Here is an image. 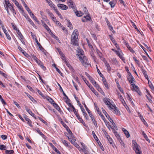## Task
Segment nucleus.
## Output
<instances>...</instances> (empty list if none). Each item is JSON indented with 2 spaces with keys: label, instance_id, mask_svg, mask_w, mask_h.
<instances>
[{
  "label": "nucleus",
  "instance_id": "obj_30",
  "mask_svg": "<svg viewBox=\"0 0 154 154\" xmlns=\"http://www.w3.org/2000/svg\"><path fill=\"white\" fill-rule=\"evenodd\" d=\"M112 129L113 132L115 133V135L116 136V137L118 139H119L120 137L119 134L117 132H116V131H115V130L113 129V128H112Z\"/></svg>",
  "mask_w": 154,
  "mask_h": 154
},
{
  "label": "nucleus",
  "instance_id": "obj_26",
  "mask_svg": "<svg viewBox=\"0 0 154 154\" xmlns=\"http://www.w3.org/2000/svg\"><path fill=\"white\" fill-rule=\"evenodd\" d=\"M105 65L106 66L107 70L109 71H110L111 68L109 64L107 62H106L105 63Z\"/></svg>",
  "mask_w": 154,
  "mask_h": 154
},
{
  "label": "nucleus",
  "instance_id": "obj_55",
  "mask_svg": "<svg viewBox=\"0 0 154 154\" xmlns=\"http://www.w3.org/2000/svg\"><path fill=\"white\" fill-rule=\"evenodd\" d=\"M87 43L88 45V46L89 48H93V46L91 45L89 41L88 40V39H87Z\"/></svg>",
  "mask_w": 154,
  "mask_h": 154
},
{
  "label": "nucleus",
  "instance_id": "obj_16",
  "mask_svg": "<svg viewBox=\"0 0 154 154\" xmlns=\"http://www.w3.org/2000/svg\"><path fill=\"white\" fill-rule=\"evenodd\" d=\"M117 2L116 0H112L110 2L109 4L111 6L112 8H113Z\"/></svg>",
  "mask_w": 154,
  "mask_h": 154
},
{
  "label": "nucleus",
  "instance_id": "obj_8",
  "mask_svg": "<svg viewBox=\"0 0 154 154\" xmlns=\"http://www.w3.org/2000/svg\"><path fill=\"white\" fill-rule=\"evenodd\" d=\"M114 107L112 109H110L112 110L114 114L118 116H120V111L115 105H114Z\"/></svg>",
  "mask_w": 154,
  "mask_h": 154
},
{
  "label": "nucleus",
  "instance_id": "obj_25",
  "mask_svg": "<svg viewBox=\"0 0 154 154\" xmlns=\"http://www.w3.org/2000/svg\"><path fill=\"white\" fill-rule=\"evenodd\" d=\"M27 20L32 25L33 27H35V25L34 24V23L33 21L31 20V19L29 17H27Z\"/></svg>",
  "mask_w": 154,
  "mask_h": 154
},
{
  "label": "nucleus",
  "instance_id": "obj_33",
  "mask_svg": "<svg viewBox=\"0 0 154 154\" xmlns=\"http://www.w3.org/2000/svg\"><path fill=\"white\" fill-rule=\"evenodd\" d=\"M6 149V147L5 146L3 145H0V150H5Z\"/></svg>",
  "mask_w": 154,
  "mask_h": 154
},
{
  "label": "nucleus",
  "instance_id": "obj_52",
  "mask_svg": "<svg viewBox=\"0 0 154 154\" xmlns=\"http://www.w3.org/2000/svg\"><path fill=\"white\" fill-rule=\"evenodd\" d=\"M36 63L40 66L42 64V63L38 59L35 61Z\"/></svg>",
  "mask_w": 154,
  "mask_h": 154
},
{
  "label": "nucleus",
  "instance_id": "obj_29",
  "mask_svg": "<svg viewBox=\"0 0 154 154\" xmlns=\"http://www.w3.org/2000/svg\"><path fill=\"white\" fill-rule=\"evenodd\" d=\"M87 149V147H86V148L85 147L82 148V151L85 154H89L88 152V151Z\"/></svg>",
  "mask_w": 154,
  "mask_h": 154
},
{
  "label": "nucleus",
  "instance_id": "obj_57",
  "mask_svg": "<svg viewBox=\"0 0 154 154\" xmlns=\"http://www.w3.org/2000/svg\"><path fill=\"white\" fill-rule=\"evenodd\" d=\"M27 96L32 101H33L34 99L30 95L28 94H27Z\"/></svg>",
  "mask_w": 154,
  "mask_h": 154
},
{
  "label": "nucleus",
  "instance_id": "obj_46",
  "mask_svg": "<svg viewBox=\"0 0 154 154\" xmlns=\"http://www.w3.org/2000/svg\"><path fill=\"white\" fill-rule=\"evenodd\" d=\"M83 11H84V13L85 14H89V13L88 12V10L86 7H84L83 8Z\"/></svg>",
  "mask_w": 154,
  "mask_h": 154
},
{
  "label": "nucleus",
  "instance_id": "obj_61",
  "mask_svg": "<svg viewBox=\"0 0 154 154\" xmlns=\"http://www.w3.org/2000/svg\"><path fill=\"white\" fill-rule=\"evenodd\" d=\"M61 58L64 62L65 63L66 61H67L64 55L61 57Z\"/></svg>",
  "mask_w": 154,
  "mask_h": 154
},
{
  "label": "nucleus",
  "instance_id": "obj_4",
  "mask_svg": "<svg viewBox=\"0 0 154 154\" xmlns=\"http://www.w3.org/2000/svg\"><path fill=\"white\" fill-rule=\"evenodd\" d=\"M103 101L105 104L108 106L109 109H112L114 107V105L112 104L113 103V101L107 97H105L103 98Z\"/></svg>",
  "mask_w": 154,
  "mask_h": 154
},
{
  "label": "nucleus",
  "instance_id": "obj_28",
  "mask_svg": "<svg viewBox=\"0 0 154 154\" xmlns=\"http://www.w3.org/2000/svg\"><path fill=\"white\" fill-rule=\"evenodd\" d=\"M53 66H54L56 69L57 71L61 75V76L62 75V73L56 66V64H53Z\"/></svg>",
  "mask_w": 154,
  "mask_h": 154
},
{
  "label": "nucleus",
  "instance_id": "obj_39",
  "mask_svg": "<svg viewBox=\"0 0 154 154\" xmlns=\"http://www.w3.org/2000/svg\"><path fill=\"white\" fill-rule=\"evenodd\" d=\"M90 80L91 82L92 83V84L94 85H96V82L91 77L89 79Z\"/></svg>",
  "mask_w": 154,
  "mask_h": 154
},
{
  "label": "nucleus",
  "instance_id": "obj_22",
  "mask_svg": "<svg viewBox=\"0 0 154 154\" xmlns=\"http://www.w3.org/2000/svg\"><path fill=\"white\" fill-rule=\"evenodd\" d=\"M68 5L73 9L74 12L76 11V7L75 6V5H73V2H70V4Z\"/></svg>",
  "mask_w": 154,
  "mask_h": 154
},
{
  "label": "nucleus",
  "instance_id": "obj_23",
  "mask_svg": "<svg viewBox=\"0 0 154 154\" xmlns=\"http://www.w3.org/2000/svg\"><path fill=\"white\" fill-rule=\"evenodd\" d=\"M62 124H63V126L65 128H68V129L69 130V134H72V133L71 131V130H70L68 126L66 125L63 122H62Z\"/></svg>",
  "mask_w": 154,
  "mask_h": 154
},
{
  "label": "nucleus",
  "instance_id": "obj_34",
  "mask_svg": "<svg viewBox=\"0 0 154 154\" xmlns=\"http://www.w3.org/2000/svg\"><path fill=\"white\" fill-rule=\"evenodd\" d=\"M74 146L76 148L78 149L79 151L80 152L82 151V148H81L78 144L75 143L74 144Z\"/></svg>",
  "mask_w": 154,
  "mask_h": 154
},
{
  "label": "nucleus",
  "instance_id": "obj_59",
  "mask_svg": "<svg viewBox=\"0 0 154 154\" xmlns=\"http://www.w3.org/2000/svg\"><path fill=\"white\" fill-rule=\"evenodd\" d=\"M1 137L3 140H5L7 138V137L6 135H1Z\"/></svg>",
  "mask_w": 154,
  "mask_h": 154
},
{
  "label": "nucleus",
  "instance_id": "obj_2",
  "mask_svg": "<svg viewBox=\"0 0 154 154\" xmlns=\"http://www.w3.org/2000/svg\"><path fill=\"white\" fill-rule=\"evenodd\" d=\"M79 32L77 29L75 30L71 35V42L73 45H76L78 44Z\"/></svg>",
  "mask_w": 154,
  "mask_h": 154
},
{
  "label": "nucleus",
  "instance_id": "obj_9",
  "mask_svg": "<svg viewBox=\"0 0 154 154\" xmlns=\"http://www.w3.org/2000/svg\"><path fill=\"white\" fill-rule=\"evenodd\" d=\"M77 51L79 58H82V57H84V53L82 50L78 48Z\"/></svg>",
  "mask_w": 154,
  "mask_h": 154
},
{
  "label": "nucleus",
  "instance_id": "obj_31",
  "mask_svg": "<svg viewBox=\"0 0 154 154\" xmlns=\"http://www.w3.org/2000/svg\"><path fill=\"white\" fill-rule=\"evenodd\" d=\"M48 4H49V5H50V6L51 8H52L54 10L56 8L55 7V5H54V4H53V3L51 1L49 2Z\"/></svg>",
  "mask_w": 154,
  "mask_h": 154
},
{
  "label": "nucleus",
  "instance_id": "obj_63",
  "mask_svg": "<svg viewBox=\"0 0 154 154\" xmlns=\"http://www.w3.org/2000/svg\"><path fill=\"white\" fill-rule=\"evenodd\" d=\"M0 100L3 104L6 105H7L5 101L4 100L3 98H1Z\"/></svg>",
  "mask_w": 154,
  "mask_h": 154
},
{
  "label": "nucleus",
  "instance_id": "obj_42",
  "mask_svg": "<svg viewBox=\"0 0 154 154\" xmlns=\"http://www.w3.org/2000/svg\"><path fill=\"white\" fill-rule=\"evenodd\" d=\"M134 89L137 92L139 95H141V93L140 91L139 90V88L138 87H136V88H135Z\"/></svg>",
  "mask_w": 154,
  "mask_h": 154
},
{
  "label": "nucleus",
  "instance_id": "obj_5",
  "mask_svg": "<svg viewBox=\"0 0 154 154\" xmlns=\"http://www.w3.org/2000/svg\"><path fill=\"white\" fill-rule=\"evenodd\" d=\"M79 60L83 65L85 66H86V65H88L90 64L87 58L85 57V56L82 58H80Z\"/></svg>",
  "mask_w": 154,
  "mask_h": 154
},
{
  "label": "nucleus",
  "instance_id": "obj_21",
  "mask_svg": "<svg viewBox=\"0 0 154 154\" xmlns=\"http://www.w3.org/2000/svg\"><path fill=\"white\" fill-rule=\"evenodd\" d=\"M42 25L45 28V29L48 31L49 32V31H51V30L49 28L48 26L47 25V24L44 23L43 21L42 22Z\"/></svg>",
  "mask_w": 154,
  "mask_h": 154
},
{
  "label": "nucleus",
  "instance_id": "obj_12",
  "mask_svg": "<svg viewBox=\"0 0 154 154\" xmlns=\"http://www.w3.org/2000/svg\"><path fill=\"white\" fill-rule=\"evenodd\" d=\"M61 141L63 143L65 146L66 147H68L69 148L72 149V147L71 145H70V143H68V142L66 140L62 139Z\"/></svg>",
  "mask_w": 154,
  "mask_h": 154
},
{
  "label": "nucleus",
  "instance_id": "obj_35",
  "mask_svg": "<svg viewBox=\"0 0 154 154\" xmlns=\"http://www.w3.org/2000/svg\"><path fill=\"white\" fill-rule=\"evenodd\" d=\"M17 33L18 34L19 36H20V37L22 40H23V36L22 35L21 32L19 30H17Z\"/></svg>",
  "mask_w": 154,
  "mask_h": 154
},
{
  "label": "nucleus",
  "instance_id": "obj_49",
  "mask_svg": "<svg viewBox=\"0 0 154 154\" xmlns=\"http://www.w3.org/2000/svg\"><path fill=\"white\" fill-rule=\"evenodd\" d=\"M18 48L23 54L26 53V52L20 46H18Z\"/></svg>",
  "mask_w": 154,
  "mask_h": 154
},
{
  "label": "nucleus",
  "instance_id": "obj_6",
  "mask_svg": "<svg viewBox=\"0 0 154 154\" xmlns=\"http://www.w3.org/2000/svg\"><path fill=\"white\" fill-rule=\"evenodd\" d=\"M85 83L89 88L96 95H98V93L97 91L94 89L93 86L89 83V82L88 81H86L85 82Z\"/></svg>",
  "mask_w": 154,
  "mask_h": 154
},
{
  "label": "nucleus",
  "instance_id": "obj_37",
  "mask_svg": "<svg viewBox=\"0 0 154 154\" xmlns=\"http://www.w3.org/2000/svg\"><path fill=\"white\" fill-rule=\"evenodd\" d=\"M141 70L144 75H147L146 71L144 69V68L143 66H142L141 67Z\"/></svg>",
  "mask_w": 154,
  "mask_h": 154
},
{
  "label": "nucleus",
  "instance_id": "obj_18",
  "mask_svg": "<svg viewBox=\"0 0 154 154\" xmlns=\"http://www.w3.org/2000/svg\"><path fill=\"white\" fill-rule=\"evenodd\" d=\"M37 132L45 140L47 138L46 136L43 134L40 131L39 129L36 130Z\"/></svg>",
  "mask_w": 154,
  "mask_h": 154
},
{
  "label": "nucleus",
  "instance_id": "obj_47",
  "mask_svg": "<svg viewBox=\"0 0 154 154\" xmlns=\"http://www.w3.org/2000/svg\"><path fill=\"white\" fill-rule=\"evenodd\" d=\"M27 112L32 116L34 117L35 116V114L32 112L30 109H29Z\"/></svg>",
  "mask_w": 154,
  "mask_h": 154
},
{
  "label": "nucleus",
  "instance_id": "obj_17",
  "mask_svg": "<svg viewBox=\"0 0 154 154\" xmlns=\"http://www.w3.org/2000/svg\"><path fill=\"white\" fill-rule=\"evenodd\" d=\"M53 106L55 107V108L60 113L61 112H62L61 111V110L60 109V107L58 105L55 103H53Z\"/></svg>",
  "mask_w": 154,
  "mask_h": 154
},
{
  "label": "nucleus",
  "instance_id": "obj_41",
  "mask_svg": "<svg viewBox=\"0 0 154 154\" xmlns=\"http://www.w3.org/2000/svg\"><path fill=\"white\" fill-rule=\"evenodd\" d=\"M105 116L110 122H113V120L110 117V116L108 114H107Z\"/></svg>",
  "mask_w": 154,
  "mask_h": 154
},
{
  "label": "nucleus",
  "instance_id": "obj_3",
  "mask_svg": "<svg viewBox=\"0 0 154 154\" xmlns=\"http://www.w3.org/2000/svg\"><path fill=\"white\" fill-rule=\"evenodd\" d=\"M132 143L133 146V149L135 151L136 154H141L142 151L140 146L134 141H132Z\"/></svg>",
  "mask_w": 154,
  "mask_h": 154
},
{
  "label": "nucleus",
  "instance_id": "obj_43",
  "mask_svg": "<svg viewBox=\"0 0 154 154\" xmlns=\"http://www.w3.org/2000/svg\"><path fill=\"white\" fill-rule=\"evenodd\" d=\"M66 64V66L69 68V69H72V67L71 66V65L69 64V62L67 61H66L65 63Z\"/></svg>",
  "mask_w": 154,
  "mask_h": 154
},
{
  "label": "nucleus",
  "instance_id": "obj_11",
  "mask_svg": "<svg viewBox=\"0 0 154 154\" xmlns=\"http://www.w3.org/2000/svg\"><path fill=\"white\" fill-rule=\"evenodd\" d=\"M57 7L63 10H66L68 9V7L64 5L59 4L57 5Z\"/></svg>",
  "mask_w": 154,
  "mask_h": 154
},
{
  "label": "nucleus",
  "instance_id": "obj_40",
  "mask_svg": "<svg viewBox=\"0 0 154 154\" xmlns=\"http://www.w3.org/2000/svg\"><path fill=\"white\" fill-rule=\"evenodd\" d=\"M150 85L149 86V87L151 89L152 92L154 93V87L151 82H150Z\"/></svg>",
  "mask_w": 154,
  "mask_h": 154
},
{
  "label": "nucleus",
  "instance_id": "obj_64",
  "mask_svg": "<svg viewBox=\"0 0 154 154\" xmlns=\"http://www.w3.org/2000/svg\"><path fill=\"white\" fill-rule=\"evenodd\" d=\"M27 87L28 88L30 91H32V92H34V90H33V89H32V88L30 86H29V85H27Z\"/></svg>",
  "mask_w": 154,
  "mask_h": 154
},
{
  "label": "nucleus",
  "instance_id": "obj_44",
  "mask_svg": "<svg viewBox=\"0 0 154 154\" xmlns=\"http://www.w3.org/2000/svg\"><path fill=\"white\" fill-rule=\"evenodd\" d=\"M48 100L51 103L53 104V103H54V100L52 98L49 97H48Z\"/></svg>",
  "mask_w": 154,
  "mask_h": 154
},
{
  "label": "nucleus",
  "instance_id": "obj_10",
  "mask_svg": "<svg viewBox=\"0 0 154 154\" xmlns=\"http://www.w3.org/2000/svg\"><path fill=\"white\" fill-rule=\"evenodd\" d=\"M86 15V16H84L82 19V21L83 22H87L91 19V18L90 16H89V14Z\"/></svg>",
  "mask_w": 154,
  "mask_h": 154
},
{
  "label": "nucleus",
  "instance_id": "obj_48",
  "mask_svg": "<svg viewBox=\"0 0 154 154\" xmlns=\"http://www.w3.org/2000/svg\"><path fill=\"white\" fill-rule=\"evenodd\" d=\"M30 16L36 22H38L37 18L34 16L33 13H32Z\"/></svg>",
  "mask_w": 154,
  "mask_h": 154
},
{
  "label": "nucleus",
  "instance_id": "obj_38",
  "mask_svg": "<svg viewBox=\"0 0 154 154\" xmlns=\"http://www.w3.org/2000/svg\"><path fill=\"white\" fill-rule=\"evenodd\" d=\"M140 119L141 120V121L144 123V125H146V124H147V123H146V121H145V119H144V118L141 115H140Z\"/></svg>",
  "mask_w": 154,
  "mask_h": 154
},
{
  "label": "nucleus",
  "instance_id": "obj_50",
  "mask_svg": "<svg viewBox=\"0 0 154 154\" xmlns=\"http://www.w3.org/2000/svg\"><path fill=\"white\" fill-rule=\"evenodd\" d=\"M36 90L37 91V92L39 95H40L43 97H44V96L43 94H42V92L40 90H39L37 88L36 89Z\"/></svg>",
  "mask_w": 154,
  "mask_h": 154
},
{
  "label": "nucleus",
  "instance_id": "obj_45",
  "mask_svg": "<svg viewBox=\"0 0 154 154\" xmlns=\"http://www.w3.org/2000/svg\"><path fill=\"white\" fill-rule=\"evenodd\" d=\"M92 134L93 135V136L95 139V140H97L98 139V138L97 137V136L96 135L94 132V131H92Z\"/></svg>",
  "mask_w": 154,
  "mask_h": 154
},
{
  "label": "nucleus",
  "instance_id": "obj_62",
  "mask_svg": "<svg viewBox=\"0 0 154 154\" xmlns=\"http://www.w3.org/2000/svg\"><path fill=\"white\" fill-rule=\"evenodd\" d=\"M119 98L122 102H123L125 101L122 96L121 95H120V97H119Z\"/></svg>",
  "mask_w": 154,
  "mask_h": 154
},
{
  "label": "nucleus",
  "instance_id": "obj_58",
  "mask_svg": "<svg viewBox=\"0 0 154 154\" xmlns=\"http://www.w3.org/2000/svg\"><path fill=\"white\" fill-rule=\"evenodd\" d=\"M39 120L40 121H42L46 125H47V123L45 120H44L42 119L41 118H40V117L39 118Z\"/></svg>",
  "mask_w": 154,
  "mask_h": 154
},
{
  "label": "nucleus",
  "instance_id": "obj_24",
  "mask_svg": "<svg viewBox=\"0 0 154 154\" xmlns=\"http://www.w3.org/2000/svg\"><path fill=\"white\" fill-rule=\"evenodd\" d=\"M5 34L6 35L7 38L9 41L11 40V38L10 36V35L8 34V32L7 30H5V31H3Z\"/></svg>",
  "mask_w": 154,
  "mask_h": 154
},
{
  "label": "nucleus",
  "instance_id": "obj_13",
  "mask_svg": "<svg viewBox=\"0 0 154 154\" xmlns=\"http://www.w3.org/2000/svg\"><path fill=\"white\" fill-rule=\"evenodd\" d=\"M128 80L130 83H133L134 79L131 73H129L128 76L127 77Z\"/></svg>",
  "mask_w": 154,
  "mask_h": 154
},
{
  "label": "nucleus",
  "instance_id": "obj_32",
  "mask_svg": "<svg viewBox=\"0 0 154 154\" xmlns=\"http://www.w3.org/2000/svg\"><path fill=\"white\" fill-rule=\"evenodd\" d=\"M5 152L6 154H12L14 153V151L12 150H6Z\"/></svg>",
  "mask_w": 154,
  "mask_h": 154
},
{
  "label": "nucleus",
  "instance_id": "obj_36",
  "mask_svg": "<svg viewBox=\"0 0 154 154\" xmlns=\"http://www.w3.org/2000/svg\"><path fill=\"white\" fill-rule=\"evenodd\" d=\"M96 52L99 57L100 58H101L102 57V54L97 49H96Z\"/></svg>",
  "mask_w": 154,
  "mask_h": 154
},
{
  "label": "nucleus",
  "instance_id": "obj_51",
  "mask_svg": "<svg viewBox=\"0 0 154 154\" xmlns=\"http://www.w3.org/2000/svg\"><path fill=\"white\" fill-rule=\"evenodd\" d=\"M48 15L50 16V17L51 18L54 16V15L53 14V13L51 12L50 11H48Z\"/></svg>",
  "mask_w": 154,
  "mask_h": 154
},
{
  "label": "nucleus",
  "instance_id": "obj_7",
  "mask_svg": "<svg viewBox=\"0 0 154 154\" xmlns=\"http://www.w3.org/2000/svg\"><path fill=\"white\" fill-rule=\"evenodd\" d=\"M116 54L118 55L120 58L123 61H125L124 58L123 57V54L121 50H118L116 51Z\"/></svg>",
  "mask_w": 154,
  "mask_h": 154
},
{
  "label": "nucleus",
  "instance_id": "obj_19",
  "mask_svg": "<svg viewBox=\"0 0 154 154\" xmlns=\"http://www.w3.org/2000/svg\"><path fill=\"white\" fill-rule=\"evenodd\" d=\"M26 120L27 122V124L31 127H32V122L27 117H24Z\"/></svg>",
  "mask_w": 154,
  "mask_h": 154
},
{
  "label": "nucleus",
  "instance_id": "obj_14",
  "mask_svg": "<svg viewBox=\"0 0 154 154\" xmlns=\"http://www.w3.org/2000/svg\"><path fill=\"white\" fill-rule=\"evenodd\" d=\"M15 4L20 10V11H21L22 12H23V11L22 7L21 6L20 4L17 1L15 2Z\"/></svg>",
  "mask_w": 154,
  "mask_h": 154
},
{
  "label": "nucleus",
  "instance_id": "obj_1",
  "mask_svg": "<svg viewBox=\"0 0 154 154\" xmlns=\"http://www.w3.org/2000/svg\"><path fill=\"white\" fill-rule=\"evenodd\" d=\"M5 2L4 4V6L8 14L10 15V14L9 11V9L12 12L13 15L14 16L16 14L15 10L14 7V5L10 3L8 0H5Z\"/></svg>",
  "mask_w": 154,
  "mask_h": 154
},
{
  "label": "nucleus",
  "instance_id": "obj_56",
  "mask_svg": "<svg viewBox=\"0 0 154 154\" xmlns=\"http://www.w3.org/2000/svg\"><path fill=\"white\" fill-rule=\"evenodd\" d=\"M54 23H56V25L57 26H59L61 25V23L59 22V21L57 20L55 21V22Z\"/></svg>",
  "mask_w": 154,
  "mask_h": 154
},
{
  "label": "nucleus",
  "instance_id": "obj_53",
  "mask_svg": "<svg viewBox=\"0 0 154 154\" xmlns=\"http://www.w3.org/2000/svg\"><path fill=\"white\" fill-rule=\"evenodd\" d=\"M83 104L84 105L85 107V108L86 111H87V112H88V114H89L91 112H90V110L88 108V107H87V106H86V105H85V103H83Z\"/></svg>",
  "mask_w": 154,
  "mask_h": 154
},
{
  "label": "nucleus",
  "instance_id": "obj_60",
  "mask_svg": "<svg viewBox=\"0 0 154 154\" xmlns=\"http://www.w3.org/2000/svg\"><path fill=\"white\" fill-rule=\"evenodd\" d=\"M133 59L135 61V62H136V63L138 64H139V61L137 60L136 58L134 57H133Z\"/></svg>",
  "mask_w": 154,
  "mask_h": 154
},
{
  "label": "nucleus",
  "instance_id": "obj_20",
  "mask_svg": "<svg viewBox=\"0 0 154 154\" xmlns=\"http://www.w3.org/2000/svg\"><path fill=\"white\" fill-rule=\"evenodd\" d=\"M75 13L76 15L79 17H81L83 14V13L82 12L80 11H75Z\"/></svg>",
  "mask_w": 154,
  "mask_h": 154
},
{
  "label": "nucleus",
  "instance_id": "obj_54",
  "mask_svg": "<svg viewBox=\"0 0 154 154\" xmlns=\"http://www.w3.org/2000/svg\"><path fill=\"white\" fill-rule=\"evenodd\" d=\"M31 58L32 59L34 60L35 61L38 59L34 55H32L31 57Z\"/></svg>",
  "mask_w": 154,
  "mask_h": 154
},
{
  "label": "nucleus",
  "instance_id": "obj_15",
  "mask_svg": "<svg viewBox=\"0 0 154 154\" xmlns=\"http://www.w3.org/2000/svg\"><path fill=\"white\" fill-rule=\"evenodd\" d=\"M122 130L125 134V135L126 137L127 138H128L130 137V134L124 128H122Z\"/></svg>",
  "mask_w": 154,
  "mask_h": 154
},
{
  "label": "nucleus",
  "instance_id": "obj_27",
  "mask_svg": "<svg viewBox=\"0 0 154 154\" xmlns=\"http://www.w3.org/2000/svg\"><path fill=\"white\" fill-rule=\"evenodd\" d=\"M102 80L103 82V84L105 85V87L106 88L108 89L109 88V87L107 82L106 81L105 79H103Z\"/></svg>",
  "mask_w": 154,
  "mask_h": 154
}]
</instances>
